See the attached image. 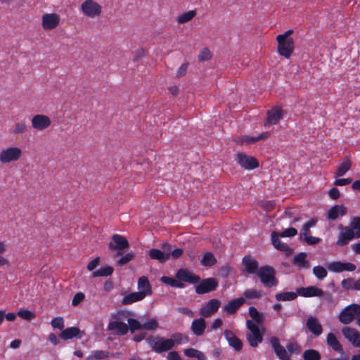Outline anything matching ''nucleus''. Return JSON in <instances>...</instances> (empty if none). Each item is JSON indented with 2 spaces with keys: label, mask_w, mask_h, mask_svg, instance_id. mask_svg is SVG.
<instances>
[{
  "label": "nucleus",
  "mask_w": 360,
  "mask_h": 360,
  "mask_svg": "<svg viewBox=\"0 0 360 360\" xmlns=\"http://www.w3.org/2000/svg\"><path fill=\"white\" fill-rule=\"evenodd\" d=\"M304 360H321L319 352L314 349H308L303 353Z\"/></svg>",
  "instance_id": "nucleus-45"
},
{
  "label": "nucleus",
  "mask_w": 360,
  "mask_h": 360,
  "mask_svg": "<svg viewBox=\"0 0 360 360\" xmlns=\"http://www.w3.org/2000/svg\"><path fill=\"white\" fill-rule=\"evenodd\" d=\"M351 162L349 160H345L339 167L336 173L337 176H341L346 174L351 168Z\"/></svg>",
  "instance_id": "nucleus-49"
},
{
  "label": "nucleus",
  "mask_w": 360,
  "mask_h": 360,
  "mask_svg": "<svg viewBox=\"0 0 360 360\" xmlns=\"http://www.w3.org/2000/svg\"><path fill=\"white\" fill-rule=\"evenodd\" d=\"M243 264L248 274H255L258 271V262L250 255H246L243 257Z\"/></svg>",
  "instance_id": "nucleus-24"
},
{
  "label": "nucleus",
  "mask_w": 360,
  "mask_h": 360,
  "mask_svg": "<svg viewBox=\"0 0 360 360\" xmlns=\"http://www.w3.org/2000/svg\"><path fill=\"white\" fill-rule=\"evenodd\" d=\"M128 325H129L131 332L134 333L135 330H154L158 327V322L155 319L142 320L141 321L129 319Z\"/></svg>",
  "instance_id": "nucleus-6"
},
{
  "label": "nucleus",
  "mask_w": 360,
  "mask_h": 360,
  "mask_svg": "<svg viewBox=\"0 0 360 360\" xmlns=\"http://www.w3.org/2000/svg\"><path fill=\"white\" fill-rule=\"evenodd\" d=\"M161 281L167 285H169L171 286L174 287H181V285L177 281H176L174 278L167 277V276H162L161 278Z\"/></svg>",
  "instance_id": "nucleus-55"
},
{
  "label": "nucleus",
  "mask_w": 360,
  "mask_h": 360,
  "mask_svg": "<svg viewBox=\"0 0 360 360\" xmlns=\"http://www.w3.org/2000/svg\"><path fill=\"white\" fill-rule=\"evenodd\" d=\"M167 360H182L180 355L176 351L169 352L167 356Z\"/></svg>",
  "instance_id": "nucleus-63"
},
{
  "label": "nucleus",
  "mask_w": 360,
  "mask_h": 360,
  "mask_svg": "<svg viewBox=\"0 0 360 360\" xmlns=\"http://www.w3.org/2000/svg\"><path fill=\"white\" fill-rule=\"evenodd\" d=\"M176 310L179 313L184 314L189 318H191L194 316L193 311L191 309L186 308V307H179Z\"/></svg>",
  "instance_id": "nucleus-60"
},
{
  "label": "nucleus",
  "mask_w": 360,
  "mask_h": 360,
  "mask_svg": "<svg viewBox=\"0 0 360 360\" xmlns=\"http://www.w3.org/2000/svg\"><path fill=\"white\" fill-rule=\"evenodd\" d=\"M51 325L54 328L62 330L64 328V321L62 317H56L51 321Z\"/></svg>",
  "instance_id": "nucleus-53"
},
{
  "label": "nucleus",
  "mask_w": 360,
  "mask_h": 360,
  "mask_svg": "<svg viewBox=\"0 0 360 360\" xmlns=\"http://www.w3.org/2000/svg\"><path fill=\"white\" fill-rule=\"evenodd\" d=\"M346 213V208L342 205H335L332 207L328 212V218L331 220L336 219L339 214L345 215Z\"/></svg>",
  "instance_id": "nucleus-32"
},
{
  "label": "nucleus",
  "mask_w": 360,
  "mask_h": 360,
  "mask_svg": "<svg viewBox=\"0 0 360 360\" xmlns=\"http://www.w3.org/2000/svg\"><path fill=\"white\" fill-rule=\"evenodd\" d=\"M138 289L139 292H143L144 297L152 293L151 286L148 279L146 276H141L138 281Z\"/></svg>",
  "instance_id": "nucleus-28"
},
{
  "label": "nucleus",
  "mask_w": 360,
  "mask_h": 360,
  "mask_svg": "<svg viewBox=\"0 0 360 360\" xmlns=\"http://www.w3.org/2000/svg\"><path fill=\"white\" fill-rule=\"evenodd\" d=\"M342 287L348 290H357L358 289V279L355 280L352 278H346L341 282Z\"/></svg>",
  "instance_id": "nucleus-36"
},
{
  "label": "nucleus",
  "mask_w": 360,
  "mask_h": 360,
  "mask_svg": "<svg viewBox=\"0 0 360 360\" xmlns=\"http://www.w3.org/2000/svg\"><path fill=\"white\" fill-rule=\"evenodd\" d=\"M297 233V230L295 228H288L283 231L280 236L281 237H292L296 236Z\"/></svg>",
  "instance_id": "nucleus-57"
},
{
  "label": "nucleus",
  "mask_w": 360,
  "mask_h": 360,
  "mask_svg": "<svg viewBox=\"0 0 360 360\" xmlns=\"http://www.w3.org/2000/svg\"><path fill=\"white\" fill-rule=\"evenodd\" d=\"M80 333V330L77 328V327H70V328H68L65 330H63L60 335V337L63 339V340H69V339H72L75 337H77L79 335Z\"/></svg>",
  "instance_id": "nucleus-34"
},
{
  "label": "nucleus",
  "mask_w": 360,
  "mask_h": 360,
  "mask_svg": "<svg viewBox=\"0 0 360 360\" xmlns=\"http://www.w3.org/2000/svg\"><path fill=\"white\" fill-rule=\"evenodd\" d=\"M297 293L305 297H321L323 295V291L317 287L309 286L307 288H298Z\"/></svg>",
  "instance_id": "nucleus-21"
},
{
  "label": "nucleus",
  "mask_w": 360,
  "mask_h": 360,
  "mask_svg": "<svg viewBox=\"0 0 360 360\" xmlns=\"http://www.w3.org/2000/svg\"><path fill=\"white\" fill-rule=\"evenodd\" d=\"M171 245L165 243L162 245V250L151 249L148 252L149 257L164 263L170 258Z\"/></svg>",
  "instance_id": "nucleus-11"
},
{
  "label": "nucleus",
  "mask_w": 360,
  "mask_h": 360,
  "mask_svg": "<svg viewBox=\"0 0 360 360\" xmlns=\"http://www.w3.org/2000/svg\"><path fill=\"white\" fill-rule=\"evenodd\" d=\"M198 58L200 60H202V61L210 60L212 58V54H211L210 51L207 48H204L200 52Z\"/></svg>",
  "instance_id": "nucleus-54"
},
{
  "label": "nucleus",
  "mask_w": 360,
  "mask_h": 360,
  "mask_svg": "<svg viewBox=\"0 0 360 360\" xmlns=\"http://www.w3.org/2000/svg\"><path fill=\"white\" fill-rule=\"evenodd\" d=\"M176 276L179 280L190 283H195L198 282L200 280L199 276H195L191 272L185 269L179 270Z\"/></svg>",
  "instance_id": "nucleus-23"
},
{
  "label": "nucleus",
  "mask_w": 360,
  "mask_h": 360,
  "mask_svg": "<svg viewBox=\"0 0 360 360\" xmlns=\"http://www.w3.org/2000/svg\"><path fill=\"white\" fill-rule=\"evenodd\" d=\"M224 335L230 346H231L237 351H239L242 349V342L234 335L232 331L225 330Z\"/></svg>",
  "instance_id": "nucleus-26"
},
{
  "label": "nucleus",
  "mask_w": 360,
  "mask_h": 360,
  "mask_svg": "<svg viewBox=\"0 0 360 360\" xmlns=\"http://www.w3.org/2000/svg\"><path fill=\"white\" fill-rule=\"evenodd\" d=\"M271 346L280 360H290V354L287 349L283 347L279 342V340L276 337H272L270 339Z\"/></svg>",
  "instance_id": "nucleus-15"
},
{
  "label": "nucleus",
  "mask_w": 360,
  "mask_h": 360,
  "mask_svg": "<svg viewBox=\"0 0 360 360\" xmlns=\"http://www.w3.org/2000/svg\"><path fill=\"white\" fill-rule=\"evenodd\" d=\"M23 155L22 150L15 146H10L0 150V163L8 165L19 161Z\"/></svg>",
  "instance_id": "nucleus-4"
},
{
  "label": "nucleus",
  "mask_w": 360,
  "mask_h": 360,
  "mask_svg": "<svg viewBox=\"0 0 360 360\" xmlns=\"http://www.w3.org/2000/svg\"><path fill=\"white\" fill-rule=\"evenodd\" d=\"M326 267L330 271L335 273H340L345 271H353L356 269V266L354 264L339 261L328 263L326 264Z\"/></svg>",
  "instance_id": "nucleus-13"
},
{
  "label": "nucleus",
  "mask_w": 360,
  "mask_h": 360,
  "mask_svg": "<svg viewBox=\"0 0 360 360\" xmlns=\"http://www.w3.org/2000/svg\"><path fill=\"white\" fill-rule=\"evenodd\" d=\"M352 182V179H339L334 181V185L342 186L349 184Z\"/></svg>",
  "instance_id": "nucleus-62"
},
{
  "label": "nucleus",
  "mask_w": 360,
  "mask_h": 360,
  "mask_svg": "<svg viewBox=\"0 0 360 360\" xmlns=\"http://www.w3.org/2000/svg\"><path fill=\"white\" fill-rule=\"evenodd\" d=\"M221 302L217 299H212L200 309V314L204 317H209L217 311Z\"/></svg>",
  "instance_id": "nucleus-14"
},
{
  "label": "nucleus",
  "mask_w": 360,
  "mask_h": 360,
  "mask_svg": "<svg viewBox=\"0 0 360 360\" xmlns=\"http://www.w3.org/2000/svg\"><path fill=\"white\" fill-rule=\"evenodd\" d=\"M183 254V250L181 248H176V249H174V250H170V257L172 256V257L174 259H176L179 257H180Z\"/></svg>",
  "instance_id": "nucleus-64"
},
{
  "label": "nucleus",
  "mask_w": 360,
  "mask_h": 360,
  "mask_svg": "<svg viewBox=\"0 0 360 360\" xmlns=\"http://www.w3.org/2000/svg\"><path fill=\"white\" fill-rule=\"evenodd\" d=\"M307 254L304 252H301L297 255L293 259L294 264L299 267H306L308 268L309 265L306 262Z\"/></svg>",
  "instance_id": "nucleus-44"
},
{
  "label": "nucleus",
  "mask_w": 360,
  "mask_h": 360,
  "mask_svg": "<svg viewBox=\"0 0 360 360\" xmlns=\"http://www.w3.org/2000/svg\"><path fill=\"white\" fill-rule=\"evenodd\" d=\"M188 342V337L180 333L172 334L169 338L156 335L147 339V342L151 349L158 354L171 350L176 345H181Z\"/></svg>",
  "instance_id": "nucleus-1"
},
{
  "label": "nucleus",
  "mask_w": 360,
  "mask_h": 360,
  "mask_svg": "<svg viewBox=\"0 0 360 360\" xmlns=\"http://www.w3.org/2000/svg\"><path fill=\"white\" fill-rule=\"evenodd\" d=\"M134 257V255L132 253H127L123 257H122L117 262L119 265H123L131 261Z\"/></svg>",
  "instance_id": "nucleus-59"
},
{
  "label": "nucleus",
  "mask_w": 360,
  "mask_h": 360,
  "mask_svg": "<svg viewBox=\"0 0 360 360\" xmlns=\"http://www.w3.org/2000/svg\"><path fill=\"white\" fill-rule=\"evenodd\" d=\"M8 250V244L4 241H0V267L9 265V260L4 257Z\"/></svg>",
  "instance_id": "nucleus-35"
},
{
  "label": "nucleus",
  "mask_w": 360,
  "mask_h": 360,
  "mask_svg": "<svg viewBox=\"0 0 360 360\" xmlns=\"http://www.w3.org/2000/svg\"><path fill=\"white\" fill-rule=\"evenodd\" d=\"M32 127L37 131H41L49 129L51 125V118L44 114H36L30 120Z\"/></svg>",
  "instance_id": "nucleus-10"
},
{
  "label": "nucleus",
  "mask_w": 360,
  "mask_h": 360,
  "mask_svg": "<svg viewBox=\"0 0 360 360\" xmlns=\"http://www.w3.org/2000/svg\"><path fill=\"white\" fill-rule=\"evenodd\" d=\"M79 9L84 17L90 19L98 18L103 13V6L95 0H84Z\"/></svg>",
  "instance_id": "nucleus-3"
},
{
  "label": "nucleus",
  "mask_w": 360,
  "mask_h": 360,
  "mask_svg": "<svg viewBox=\"0 0 360 360\" xmlns=\"http://www.w3.org/2000/svg\"><path fill=\"white\" fill-rule=\"evenodd\" d=\"M246 326L248 332L246 334V338L248 343L253 347L258 346L263 340V332L264 328L259 327L252 320H247Z\"/></svg>",
  "instance_id": "nucleus-2"
},
{
  "label": "nucleus",
  "mask_w": 360,
  "mask_h": 360,
  "mask_svg": "<svg viewBox=\"0 0 360 360\" xmlns=\"http://www.w3.org/2000/svg\"><path fill=\"white\" fill-rule=\"evenodd\" d=\"M342 333L354 346L360 347V333L354 328L344 327Z\"/></svg>",
  "instance_id": "nucleus-17"
},
{
  "label": "nucleus",
  "mask_w": 360,
  "mask_h": 360,
  "mask_svg": "<svg viewBox=\"0 0 360 360\" xmlns=\"http://www.w3.org/2000/svg\"><path fill=\"white\" fill-rule=\"evenodd\" d=\"M244 302V299L240 297L229 302L224 307V310L229 314L234 313Z\"/></svg>",
  "instance_id": "nucleus-31"
},
{
  "label": "nucleus",
  "mask_w": 360,
  "mask_h": 360,
  "mask_svg": "<svg viewBox=\"0 0 360 360\" xmlns=\"http://www.w3.org/2000/svg\"><path fill=\"white\" fill-rule=\"evenodd\" d=\"M350 226L352 229L354 231L355 234L356 236V238H360V218H354L352 221Z\"/></svg>",
  "instance_id": "nucleus-51"
},
{
  "label": "nucleus",
  "mask_w": 360,
  "mask_h": 360,
  "mask_svg": "<svg viewBox=\"0 0 360 360\" xmlns=\"http://www.w3.org/2000/svg\"><path fill=\"white\" fill-rule=\"evenodd\" d=\"M249 314L250 317L255 321L257 325H261L263 322V316L254 307L249 308Z\"/></svg>",
  "instance_id": "nucleus-42"
},
{
  "label": "nucleus",
  "mask_w": 360,
  "mask_h": 360,
  "mask_svg": "<svg viewBox=\"0 0 360 360\" xmlns=\"http://www.w3.org/2000/svg\"><path fill=\"white\" fill-rule=\"evenodd\" d=\"M18 315L20 318L27 321H31L35 318V315L34 314V313L27 309L19 310L18 312Z\"/></svg>",
  "instance_id": "nucleus-50"
},
{
  "label": "nucleus",
  "mask_w": 360,
  "mask_h": 360,
  "mask_svg": "<svg viewBox=\"0 0 360 360\" xmlns=\"http://www.w3.org/2000/svg\"><path fill=\"white\" fill-rule=\"evenodd\" d=\"M108 329L115 331L118 335H124L128 332L129 326H128L125 323L115 321L109 323Z\"/></svg>",
  "instance_id": "nucleus-25"
},
{
  "label": "nucleus",
  "mask_w": 360,
  "mask_h": 360,
  "mask_svg": "<svg viewBox=\"0 0 360 360\" xmlns=\"http://www.w3.org/2000/svg\"><path fill=\"white\" fill-rule=\"evenodd\" d=\"M356 238L354 231L352 229L351 226L342 229V231L339 234L338 240L336 242L337 245L344 246L353 238Z\"/></svg>",
  "instance_id": "nucleus-16"
},
{
  "label": "nucleus",
  "mask_w": 360,
  "mask_h": 360,
  "mask_svg": "<svg viewBox=\"0 0 360 360\" xmlns=\"http://www.w3.org/2000/svg\"><path fill=\"white\" fill-rule=\"evenodd\" d=\"M287 352H288V354L290 356L293 353H299L300 349L299 348V346L297 343L295 342H290L287 345L286 347Z\"/></svg>",
  "instance_id": "nucleus-56"
},
{
  "label": "nucleus",
  "mask_w": 360,
  "mask_h": 360,
  "mask_svg": "<svg viewBox=\"0 0 360 360\" xmlns=\"http://www.w3.org/2000/svg\"><path fill=\"white\" fill-rule=\"evenodd\" d=\"M113 272V268L110 266H104L92 274L93 277L108 276Z\"/></svg>",
  "instance_id": "nucleus-46"
},
{
  "label": "nucleus",
  "mask_w": 360,
  "mask_h": 360,
  "mask_svg": "<svg viewBox=\"0 0 360 360\" xmlns=\"http://www.w3.org/2000/svg\"><path fill=\"white\" fill-rule=\"evenodd\" d=\"M217 286V282L214 278H207L202 281L195 287V291L198 294H205L214 290Z\"/></svg>",
  "instance_id": "nucleus-18"
},
{
  "label": "nucleus",
  "mask_w": 360,
  "mask_h": 360,
  "mask_svg": "<svg viewBox=\"0 0 360 360\" xmlns=\"http://www.w3.org/2000/svg\"><path fill=\"white\" fill-rule=\"evenodd\" d=\"M303 239L309 245H314V244L319 243L321 240V239L319 238L311 236H307V237L304 238Z\"/></svg>",
  "instance_id": "nucleus-61"
},
{
  "label": "nucleus",
  "mask_w": 360,
  "mask_h": 360,
  "mask_svg": "<svg viewBox=\"0 0 360 360\" xmlns=\"http://www.w3.org/2000/svg\"><path fill=\"white\" fill-rule=\"evenodd\" d=\"M217 260L211 252H206L201 260V264L205 266H211L216 263Z\"/></svg>",
  "instance_id": "nucleus-43"
},
{
  "label": "nucleus",
  "mask_w": 360,
  "mask_h": 360,
  "mask_svg": "<svg viewBox=\"0 0 360 360\" xmlns=\"http://www.w3.org/2000/svg\"><path fill=\"white\" fill-rule=\"evenodd\" d=\"M326 342L335 351L339 353H343L342 347L333 333H330L327 335Z\"/></svg>",
  "instance_id": "nucleus-30"
},
{
  "label": "nucleus",
  "mask_w": 360,
  "mask_h": 360,
  "mask_svg": "<svg viewBox=\"0 0 360 360\" xmlns=\"http://www.w3.org/2000/svg\"><path fill=\"white\" fill-rule=\"evenodd\" d=\"M284 111L278 107L274 108L267 112V119L265 125L276 124L282 118Z\"/></svg>",
  "instance_id": "nucleus-19"
},
{
  "label": "nucleus",
  "mask_w": 360,
  "mask_h": 360,
  "mask_svg": "<svg viewBox=\"0 0 360 360\" xmlns=\"http://www.w3.org/2000/svg\"><path fill=\"white\" fill-rule=\"evenodd\" d=\"M309 330L314 335L319 336L323 332V328L317 318L309 317L306 322Z\"/></svg>",
  "instance_id": "nucleus-22"
},
{
  "label": "nucleus",
  "mask_w": 360,
  "mask_h": 360,
  "mask_svg": "<svg viewBox=\"0 0 360 360\" xmlns=\"http://www.w3.org/2000/svg\"><path fill=\"white\" fill-rule=\"evenodd\" d=\"M84 297L85 296L83 292H77L72 299V304L73 306L78 305L84 299Z\"/></svg>",
  "instance_id": "nucleus-58"
},
{
  "label": "nucleus",
  "mask_w": 360,
  "mask_h": 360,
  "mask_svg": "<svg viewBox=\"0 0 360 360\" xmlns=\"http://www.w3.org/2000/svg\"><path fill=\"white\" fill-rule=\"evenodd\" d=\"M28 130V126L24 122H18L15 124L13 133L15 135L25 134Z\"/></svg>",
  "instance_id": "nucleus-48"
},
{
  "label": "nucleus",
  "mask_w": 360,
  "mask_h": 360,
  "mask_svg": "<svg viewBox=\"0 0 360 360\" xmlns=\"http://www.w3.org/2000/svg\"><path fill=\"white\" fill-rule=\"evenodd\" d=\"M278 43V52L286 58H289L295 49L294 40L292 38H285L281 35L276 37Z\"/></svg>",
  "instance_id": "nucleus-8"
},
{
  "label": "nucleus",
  "mask_w": 360,
  "mask_h": 360,
  "mask_svg": "<svg viewBox=\"0 0 360 360\" xmlns=\"http://www.w3.org/2000/svg\"><path fill=\"white\" fill-rule=\"evenodd\" d=\"M205 321L202 318L195 319L192 322L191 330L195 335H202L205 332Z\"/></svg>",
  "instance_id": "nucleus-27"
},
{
  "label": "nucleus",
  "mask_w": 360,
  "mask_h": 360,
  "mask_svg": "<svg viewBox=\"0 0 360 360\" xmlns=\"http://www.w3.org/2000/svg\"><path fill=\"white\" fill-rule=\"evenodd\" d=\"M244 295L251 299L259 298L262 296V292L255 289H248L244 292Z\"/></svg>",
  "instance_id": "nucleus-52"
},
{
  "label": "nucleus",
  "mask_w": 360,
  "mask_h": 360,
  "mask_svg": "<svg viewBox=\"0 0 360 360\" xmlns=\"http://www.w3.org/2000/svg\"><path fill=\"white\" fill-rule=\"evenodd\" d=\"M317 222L316 219H312L305 223L301 229L300 237V238H304L307 237V236H309L310 233V229L311 227H314Z\"/></svg>",
  "instance_id": "nucleus-37"
},
{
  "label": "nucleus",
  "mask_w": 360,
  "mask_h": 360,
  "mask_svg": "<svg viewBox=\"0 0 360 360\" xmlns=\"http://www.w3.org/2000/svg\"><path fill=\"white\" fill-rule=\"evenodd\" d=\"M184 354L188 357H195L198 360H207L205 355L202 352L193 348L184 349Z\"/></svg>",
  "instance_id": "nucleus-41"
},
{
  "label": "nucleus",
  "mask_w": 360,
  "mask_h": 360,
  "mask_svg": "<svg viewBox=\"0 0 360 360\" xmlns=\"http://www.w3.org/2000/svg\"><path fill=\"white\" fill-rule=\"evenodd\" d=\"M271 236L272 244L277 250H279L281 251H283L285 252H290L289 247L286 244H285L281 241V240L278 238V236L277 235V233L276 232H272Z\"/></svg>",
  "instance_id": "nucleus-33"
},
{
  "label": "nucleus",
  "mask_w": 360,
  "mask_h": 360,
  "mask_svg": "<svg viewBox=\"0 0 360 360\" xmlns=\"http://www.w3.org/2000/svg\"><path fill=\"white\" fill-rule=\"evenodd\" d=\"M261 282L266 287L276 286L278 280L275 277V270L269 266H264L259 268L257 272Z\"/></svg>",
  "instance_id": "nucleus-5"
},
{
  "label": "nucleus",
  "mask_w": 360,
  "mask_h": 360,
  "mask_svg": "<svg viewBox=\"0 0 360 360\" xmlns=\"http://www.w3.org/2000/svg\"><path fill=\"white\" fill-rule=\"evenodd\" d=\"M196 15V11L194 10L185 12L179 15L176 21L180 24H184L191 21Z\"/></svg>",
  "instance_id": "nucleus-39"
},
{
  "label": "nucleus",
  "mask_w": 360,
  "mask_h": 360,
  "mask_svg": "<svg viewBox=\"0 0 360 360\" xmlns=\"http://www.w3.org/2000/svg\"><path fill=\"white\" fill-rule=\"evenodd\" d=\"M109 356V353L103 350H96L92 352L86 358V360H104Z\"/></svg>",
  "instance_id": "nucleus-38"
},
{
  "label": "nucleus",
  "mask_w": 360,
  "mask_h": 360,
  "mask_svg": "<svg viewBox=\"0 0 360 360\" xmlns=\"http://www.w3.org/2000/svg\"><path fill=\"white\" fill-rule=\"evenodd\" d=\"M297 296V294L294 292H283L277 293L275 295V298L278 301H291L295 300Z\"/></svg>",
  "instance_id": "nucleus-40"
},
{
  "label": "nucleus",
  "mask_w": 360,
  "mask_h": 360,
  "mask_svg": "<svg viewBox=\"0 0 360 360\" xmlns=\"http://www.w3.org/2000/svg\"><path fill=\"white\" fill-rule=\"evenodd\" d=\"M359 315H360V305L352 304L340 311L338 318L342 323L347 325L350 323Z\"/></svg>",
  "instance_id": "nucleus-7"
},
{
  "label": "nucleus",
  "mask_w": 360,
  "mask_h": 360,
  "mask_svg": "<svg viewBox=\"0 0 360 360\" xmlns=\"http://www.w3.org/2000/svg\"><path fill=\"white\" fill-rule=\"evenodd\" d=\"M313 274L316 276V278L319 280H323L327 276V271L322 266H316L313 268Z\"/></svg>",
  "instance_id": "nucleus-47"
},
{
  "label": "nucleus",
  "mask_w": 360,
  "mask_h": 360,
  "mask_svg": "<svg viewBox=\"0 0 360 360\" xmlns=\"http://www.w3.org/2000/svg\"><path fill=\"white\" fill-rule=\"evenodd\" d=\"M236 160L240 166L246 170H252L259 166L257 159L245 153H238Z\"/></svg>",
  "instance_id": "nucleus-12"
},
{
  "label": "nucleus",
  "mask_w": 360,
  "mask_h": 360,
  "mask_svg": "<svg viewBox=\"0 0 360 360\" xmlns=\"http://www.w3.org/2000/svg\"><path fill=\"white\" fill-rule=\"evenodd\" d=\"M144 298L143 292H136L125 295L122 300V304L127 305L131 304L135 302L141 301Z\"/></svg>",
  "instance_id": "nucleus-29"
},
{
  "label": "nucleus",
  "mask_w": 360,
  "mask_h": 360,
  "mask_svg": "<svg viewBox=\"0 0 360 360\" xmlns=\"http://www.w3.org/2000/svg\"><path fill=\"white\" fill-rule=\"evenodd\" d=\"M127 240L122 236L115 234L112 236V242L109 243V248L113 250H122L128 248Z\"/></svg>",
  "instance_id": "nucleus-20"
},
{
  "label": "nucleus",
  "mask_w": 360,
  "mask_h": 360,
  "mask_svg": "<svg viewBox=\"0 0 360 360\" xmlns=\"http://www.w3.org/2000/svg\"><path fill=\"white\" fill-rule=\"evenodd\" d=\"M60 23V16L56 13H44L41 18V27L45 31L56 29Z\"/></svg>",
  "instance_id": "nucleus-9"
}]
</instances>
